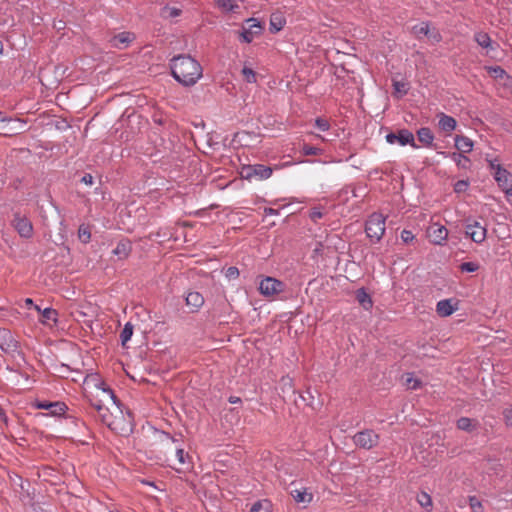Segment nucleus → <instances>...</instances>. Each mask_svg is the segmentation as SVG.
<instances>
[{
	"label": "nucleus",
	"instance_id": "nucleus-1",
	"mask_svg": "<svg viewBox=\"0 0 512 512\" xmlns=\"http://www.w3.org/2000/svg\"><path fill=\"white\" fill-rule=\"evenodd\" d=\"M86 398L90 405L97 411L101 422L107 425L112 431L121 436H127L132 432L131 414L128 413V420H126L123 415L120 417L113 416V413H111L106 406L108 403H112L116 406L118 412L122 414V410L120 409L121 403L112 389H101V398L99 399L89 395H86Z\"/></svg>",
	"mask_w": 512,
	"mask_h": 512
},
{
	"label": "nucleus",
	"instance_id": "nucleus-2",
	"mask_svg": "<svg viewBox=\"0 0 512 512\" xmlns=\"http://www.w3.org/2000/svg\"><path fill=\"white\" fill-rule=\"evenodd\" d=\"M171 74L183 86H193L202 76V67L190 55H178L170 61Z\"/></svg>",
	"mask_w": 512,
	"mask_h": 512
},
{
	"label": "nucleus",
	"instance_id": "nucleus-3",
	"mask_svg": "<svg viewBox=\"0 0 512 512\" xmlns=\"http://www.w3.org/2000/svg\"><path fill=\"white\" fill-rule=\"evenodd\" d=\"M365 232L372 242H379L385 233V217L381 213H373L365 224Z\"/></svg>",
	"mask_w": 512,
	"mask_h": 512
},
{
	"label": "nucleus",
	"instance_id": "nucleus-4",
	"mask_svg": "<svg viewBox=\"0 0 512 512\" xmlns=\"http://www.w3.org/2000/svg\"><path fill=\"white\" fill-rule=\"evenodd\" d=\"M26 131V122L18 118L0 116V136L13 137Z\"/></svg>",
	"mask_w": 512,
	"mask_h": 512
},
{
	"label": "nucleus",
	"instance_id": "nucleus-5",
	"mask_svg": "<svg viewBox=\"0 0 512 512\" xmlns=\"http://www.w3.org/2000/svg\"><path fill=\"white\" fill-rule=\"evenodd\" d=\"M272 168L262 164L244 165L241 167L240 176L242 179L251 180L253 178L264 180L272 175Z\"/></svg>",
	"mask_w": 512,
	"mask_h": 512
},
{
	"label": "nucleus",
	"instance_id": "nucleus-6",
	"mask_svg": "<svg viewBox=\"0 0 512 512\" xmlns=\"http://www.w3.org/2000/svg\"><path fill=\"white\" fill-rule=\"evenodd\" d=\"M354 443L363 449L370 450L378 445L379 435L371 429H365L355 434Z\"/></svg>",
	"mask_w": 512,
	"mask_h": 512
},
{
	"label": "nucleus",
	"instance_id": "nucleus-7",
	"mask_svg": "<svg viewBox=\"0 0 512 512\" xmlns=\"http://www.w3.org/2000/svg\"><path fill=\"white\" fill-rule=\"evenodd\" d=\"M493 176L507 199H512V174L502 166H497V171L493 173Z\"/></svg>",
	"mask_w": 512,
	"mask_h": 512
},
{
	"label": "nucleus",
	"instance_id": "nucleus-8",
	"mask_svg": "<svg viewBox=\"0 0 512 512\" xmlns=\"http://www.w3.org/2000/svg\"><path fill=\"white\" fill-rule=\"evenodd\" d=\"M386 141L390 144L398 142L400 145H411L413 148H418L415 143L414 135L408 129H400L397 132H392L386 135Z\"/></svg>",
	"mask_w": 512,
	"mask_h": 512
},
{
	"label": "nucleus",
	"instance_id": "nucleus-9",
	"mask_svg": "<svg viewBox=\"0 0 512 512\" xmlns=\"http://www.w3.org/2000/svg\"><path fill=\"white\" fill-rule=\"evenodd\" d=\"M426 233L430 242L436 245H443L448 237L447 228L439 223H431Z\"/></svg>",
	"mask_w": 512,
	"mask_h": 512
},
{
	"label": "nucleus",
	"instance_id": "nucleus-10",
	"mask_svg": "<svg viewBox=\"0 0 512 512\" xmlns=\"http://www.w3.org/2000/svg\"><path fill=\"white\" fill-rule=\"evenodd\" d=\"M284 283L272 277H266L260 282L259 291L264 296H274L284 289Z\"/></svg>",
	"mask_w": 512,
	"mask_h": 512
},
{
	"label": "nucleus",
	"instance_id": "nucleus-11",
	"mask_svg": "<svg viewBox=\"0 0 512 512\" xmlns=\"http://www.w3.org/2000/svg\"><path fill=\"white\" fill-rule=\"evenodd\" d=\"M246 23L249 24V27H243L242 31L240 32V37L243 42L251 43L255 36L261 34L263 27L261 23L255 18L247 19Z\"/></svg>",
	"mask_w": 512,
	"mask_h": 512
},
{
	"label": "nucleus",
	"instance_id": "nucleus-12",
	"mask_svg": "<svg viewBox=\"0 0 512 512\" xmlns=\"http://www.w3.org/2000/svg\"><path fill=\"white\" fill-rule=\"evenodd\" d=\"M464 232L475 243H482L486 239L487 230L477 221L466 222Z\"/></svg>",
	"mask_w": 512,
	"mask_h": 512
},
{
	"label": "nucleus",
	"instance_id": "nucleus-13",
	"mask_svg": "<svg viewBox=\"0 0 512 512\" xmlns=\"http://www.w3.org/2000/svg\"><path fill=\"white\" fill-rule=\"evenodd\" d=\"M13 226L19 235L23 238H31L33 235V225L31 221L19 213L14 215Z\"/></svg>",
	"mask_w": 512,
	"mask_h": 512
},
{
	"label": "nucleus",
	"instance_id": "nucleus-14",
	"mask_svg": "<svg viewBox=\"0 0 512 512\" xmlns=\"http://www.w3.org/2000/svg\"><path fill=\"white\" fill-rule=\"evenodd\" d=\"M0 348L5 353L16 352L19 348L18 342L14 339L10 331L0 330Z\"/></svg>",
	"mask_w": 512,
	"mask_h": 512
},
{
	"label": "nucleus",
	"instance_id": "nucleus-15",
	"mask_svg": "<svg viewBox=\"0 0 512 512\" xmlns=\"http://www.w3.org/2000/svg\"><path fill=\"white\" fill-rule=\"evenodd\" d=\"M36 407L38 409L49 410L50 414L53 416H60L65 413L67 406L63 402H46L40 401L37 402Z\"/></svg>",
	"mask_w": 512,
	"mask_h": 512
},
{
	"label": "nucleus",
	"instance_id": "nucleus-16",
	"mask_svg": "<svg viewBox=\"0 0 512 512\" xmlns=\"http://www.w3.org/2000/svg\"><path fill=\"white\" fill-rule=\"evenodd\" d=\"M177 465L172 466L177 472H185L191 467V457L182 448H176Z\"/></svg>",
	"mask_w": 512,
	"mask_h": 512
},
{
	"label": "nucleus",
	"instance_id": "nucleus-17",
	"mask_svg": "<svg viewBox=\"0 0 512 512\" xmlns=\"http://www.w3.org/2000/svg\"><path fill=\"white\" fill-rule=\"evenodd\" d=\"M135 39V35L131 32H121L111 39V45L114 48H124Z\"/></svg>",
	"mask_w": 512,
	"mask_h": 512
},
{
	"label": "nucleus",
	"instance_id": "nucleus-18",
	"mask_svg": "<svg viewBox=\"0 0 512 512\" xmlns=\"http://www.w3.org/2000/svg\"><path fill=\"white\" fill-rule=\"evenodd\" d=\"M132 250V243L128 239H122L113 250V254L118 256L119 259H126Z\"/></svg>",
	"mask_w": 512,
	"mask_h": 512
},
{
	"label": "nucleus",
	"instance_id": "nucleus-19",
	"mask_svg": "<svg viewBox=\"0 0 512 512\" xmlns=\"http://www.w3.org/2000/svg\"><path fill=\"white\" fill-rule=\"evenodd\" d=\"M456 149L461 153H469L472 151L473 142L470 138L462 135H457L454 139Z\"/></svg>",
	"mask_w": 512,
	"mask_h": 512
},
{
	"label": "nucleus",
	"instance_id": "nucleus-20",
	"mask_svg": "<svg viewBox=\"0 0 512 512\" xmlns=\"http://www.w3.org/2000/svg\"><path fill=\"white\" fill-rule=\"evenodd\" d=\"M186 304L191 307V312H195L204 304V298L199 292H189L186 296Z\"/></svg>",
	"mask_w": 512,
	"mask_h": 512
},
{
	"label": "nucleus",
	"instance_id": "nucleus-21",
	"mask_svg": "<svg viewBox=\"0 0 512 512\" xmlns=\"http://www.w3.org/2000/svg\"><path fill=\"white\" fill-rule=\"evenodd\" d=\"M457 428L459 430L471 433L477 430L479 426V422L475 419H471L468 417H461L457 420Z\"/></svg>",
	"mask_w": 512,
	"mask_h": 512
},
{
	"label": "nucleus",
	"instance_id": "nucleus-22",
	"mask_svg": "<svg viewBox=\"0 0 512 512\" xmlns=\"http://www.w3.org/2000/svg\"><path fill=\"white\" fill-rule=\"evenodd\" d=\"M456 308L452 305L451 299H444L437 303L436 312L441 317L450 316Z\"/></svg>",
	"mask_w": 512,
	"mask_h": 512
},
{
	"label": "nucleus",
	"instance_id": "nucleus-23",
	"mask_svg": "<svg viewBox=\"0 0 512 512\" xmlns=\"http://www.w3.org/2000/svg\"><path fill=\"white\" fill-rule=\"evenodd\" d=\"M285 23H286V20L281 13H279V12L272 13L271 17H270V27H269L270 32L271 33L279 32L280 30L283 29Z\"/></svg>",
	"mask_w": 512,
	"mask_h": 512
},
{
	"label": "nucleus",
	"instance_id": "nucleus-24",
	"mask_svg": "<svg viewBox=\"0 0 512 512\" xmlns=\"http://www.w3.org/2000/svg\"><path fill=\"white\" fill-rule=\"evenodd\" d=\"M35 309L41 312L40 322L43 324H50L57 322L58 312L53 308H45L43 311L36 305Z\"/></svg>",
	"mask_w": 512,
	"mask_h": 512
},
{
	"label": "nucleus",
	"instance_id": "nucleus-25",
	"mask_svg": "<svg viewBox=\"0 0 512 512\" xmlns=\"http://www.w3.org/2000/svg\"><path fill=\"white\" fill-rule=\"evenodd\" d=\"M438 125L441 130L451 132L456 128L457 122L453 117L441 113Z\"/></svg>",
	"mask_w": 512,
	"mask_h": 512
},
{
	"label": "nucleus",
	"instance_id": "nucleus-26",
	"mask_svg": "<svg viewBox=\"0 0 512 512\" xmlns=\"http://www.w3.org/2000/svg\"><path fill=\"white\" fill-rule=\"evenodd\" d=\"M417 137H418V140L426 145V146H430L432 145V142L434 140V135L431 131L430 128L428 127H422L420 128L418 131H417Z\"/></svg>",
	"mask_w": 512,
	"mask_h": 512
},
{
	"label": "nucleus",
	"instance_id": "nucleus-27",
	"mask_svg": "<svg viewBox=\"0 0 512 512\" xmlns=\"http://www.w3.org/2000/svg\"><path fill=\"white\" fill-rule=\"evenodd\" d=\"M356 299L359 304L366 310L370 309L373 305L371 296L363 288H360L356 291Z\"/></svg>",
	"mask_w": 512,
	"mask_h": 512
},
{
	"label": "nucleus",
	"instance_id": "nucleus-28",
	"mask_svg": "<svg viewBox=\"0 0 512 512\" xmlns=\"http://www.w3.org/2000/svg\"><path fill=\"white\" fill-rule=\"evenodd\" d=\"M290 494L297 503H309L312 500V494L306 490L294 489Z\"/></svg>",
	"mask_w": 512,
	"mask_h": 512
},
{
	"label": "nucleus",
	"instance_id": "nucleus-29",
	"mask_svg": "<svg viewBox=\"0 0 512 512\" xmlns=\"http://www.w3.org/2000/svg\"><path fill=\"white\" fill-rule=\"evenodd\" d=\"M272 511V503L268 499H262L255 502L251 508L250 512H271Z\"/></svg>",
	"mask_w": 512,
	"mask_h": 512
},
{
	"label": "nucleus",
	"instance_id": "nucleus-30",
	"mask_svg": "<svg viewBox=\"0 0 512 512\" xmlns=\"http://www.w3.org/2000/svg\"><path fill=\"white\" fill-rule=\"evenodd\" d=\"M392 86L394 88V94L399 98L408 93L409 87L407 82L393 80Z\"/></svg>",
	"mask_w": 512,
	"mask_h": 512
},
{
	"label": "nucleus",
	"instance_id": "nucleus-31",
	"mask_svg": "<svg viewBox=\"0 0 512 512\" xmlns=\"http://www.w3.org/2000/svg\"><path fill=\"white\" fill-rule=\"evenodd\" d=\"M215 3L224 12H233L239 8L233 0H215Z\"/></svg>",
	"mask_w": 512,
	"mask_h": 512
},
{
	"label": "nucleus",
	"instance_id": "nucleus-32",
	"mask_svg": "<svg viewBox=\"0 0 512 512\" xmlns=\"http://www.w3.org/2000/svg\"><path fill=\"white\" fill-rule=\"evenodd\" d=\"M412 32L418 38L421 37V35H429L430 25L428 22H421L420 24L413 26Z\"/></svg>",
	"mask_w": 512,
	"mask_h": 512
},
{
	"label": "nucleus",
	"instance_id": "nucleus-33",
	"mask_svg": "<svg viewBox=\"0 0 512 512\" xmlns=\"http://www.w3.org/2000/svg\"><path fill=\"white\" fill-rule=\"evenodd\" d=\"M474 38L477 44L483 48H488L491 45V38L485 32L476 33Z\"/></svg>",
	"mask_w": 512,
	"mask_h": 512
},
{
	"label": "nucleus",
	"instance_id": "nucleus-34",
	"mask_svg": "<svg viewBox=\"0 0 512 512\" xmlns=\"http://www.w3.org/2000/svg\"><path fill=\"white\" fill-rule=\"evenodd\" d=\"M92 382L97 389V391L101 394V389H110L109 387H105V383L101 381L98 377V375H89L85 378V383L89 384Z\"/></svg>",
	"mask_w": 512,
	"mask_h": 512
},
{
	"label": "nucleus",
	"instance_id": "nucleus-35",
	"mask_svg": "<svg viewBox=\"0 0 512 512\" xmlns=\"http://www.w3.org/2000/svg\"><path fill=\"white\" fill-rule=\"evenodd\" d=\"M133 334V325L131 323H126L123 330L120 333V339L123 346L131 339Z\"/></svg>",
	"mask_w": 512,
	"mask_h": 512
},
{
	"label": "nucleus",
	"instance_id": "nucleus-36",
	"mask_svg": "<svg viewBox=\"0 0 512 512\" xmlns=\"http://www.w3.org/2000/svg\"><path fill=\"white\" fill-rule=\"evenodd\" d=\"M417 502L420 504L421 507L429 510L432 507V499L430 495H428L425 492H421L417 495Z\"/></svg>",
	"mask_w": 512,
	"mask_h": 512
},
{
	"label": "nucleus",
	"instance_id": "nucleus-37",
	"mask_svg": "<svg viewBox=\"0 0 512 512\" xmlns=\"http://www.w3.org/2000/svg\"><path fill=\"white\" fill-rule=\"evenodd\" d=\"M242 75H243L245 81L248 82V83H255L257 81V74H256V72L253 69L249 68V67L245 66L242 69Z\"/></svg>",
	"mask_w": 512,
	"mask_h": 512
},
{
	"label": "nucleus",
	"instance_id": "nucleus-38",
	"mask_svg": "<svg viewBox=\"0 0 512 512\" xmlns=\"http://www.w3.org/2000/svg\"><path fill=\"white\" fill-rule=\"evenodd\" d=\"M78 237L81 242L88 243L91 239L90 229L84 225H81L78 229Z\"/></svg>",
	"mask_w": 512,
	"mask_h": 512
},
{
	"label": "nucleus",
	"instance_id": "nucleus-39",
	"mask_svg": "<svg viewBox=\"0 0 512 512\" xmlns=\"http://www.w3.org/2000/svg\"><path fill=\"white\" fill-rule=\"evenodd\" d=\"M301 152L305 156L310 155H320L322 153V149L314 146H310L308 144H303Z\"/></svg>",
	"mask_w": 512,
	"mask_h": 512
},
{
	"label": "nucleus",
	"instance_id": "nucleus-40",
	"mask_svg": "<svg viewBox=\"0 0 512 512\" xmlns=\"http://www.w3.org/2000/svg\"><path fill=\"white\" fill-rule=\"evenodd\" d=\"M502 415L505 425L507 427H512V402L509 403L507 407L504 408Z\"/></svg>",
	"mask_w": 512,
	"mask_h": 512
},
{
	"label": "nucleus",
	"instance_id": "nucleus-41",
	"mask_svg": "<svg viewBox=\"0 0 512 512\" xmlns=\"http://www.w3.org/2000/svg\"><path fill=\"white\" fill-rule=\"evenodd\" d=\"M405 385L408 389L416 390L421 387V381L417 378H413L411 374L405 380Z\"/></svg>",
	"mask_w": 512,
	"mask_h": 512
},
{
	"label": "nucleus",
	"instance_id": "nucleus-42",
	"mask_svg": "<svg viewBox=\"0 0 512 512\" xmlns=\"http://www.w3.org/2000/svg\"><path fill=\"white\" fill-rule=\"evenodd\" d=\"M451 157L457 163L458 166H461L463 168H465L466 164L469 162V158L461 153L454 152L451 154Z\"/></svg>",
	"mask_w": 512,
	"mask_h": 512
},
{
	"label": "nucleus",
	"instance_id": "nucleus-43",
	"mask_svg": "<svg viewBox=\"0 0 512 512\" xmlns=\"http://www.w3.org/2000/svg\"><path fill=\"white\" fill-rule=\"evenodd\" d=\"M469 505L473 512H483L482 503L476 496L469 497Z\"/></svg>",
	"mask_w": 512,
	"mask_h": 512
},
{
	"label": "nucleus",
	"instance_id": "nucleus-44",
	"mask_svg": "<svg viewBox=\"0 0 512 512\" xmlns=\"http://www.w3.org/2000/svg\"><path fill=\"white\" fill-rule=\"evenodd\" d=\"M479 269V265L475 262H463L460 265V270L462 272H475Z\"/></svg>",
	"mask_w": 512,
	"mask_h": 512
},
{
	"label": "nucleus",
	"instance_id": "nucleus-45",
	"mask_svg": "<svg viewBox=\"0 0 512 512\" xmlns=\"http://www.w3.org/2000/svg\"><path fill=\"white\" fill-rule=\"evenodd\" d=\"M316 127L321 131H327L330 128V123L327 119L318 117L315 120Z\"/></svg>",
	"mask_w": 512,
	"mask_h": 512
},
{
	"label": "nucleus",
	"instance_id": "nucleus-46",
	"mask_svg": "<svg viewBox=\"0 0 512 512\" xmlns=\"http://www.w3.org/2000/svg\"><path fill=\"white\" fill-rule=\"evenodd\" d=\"M489 72L494 78H503L506 75V71L500 66L491 67Z\"/></svg>",
	"mask_w": 512,
	"mask_h": 512
},
{
	"label": "nucleus",
	"instance_id": "nucleus-47",
	"mask_svg": "<svg viewBox=\"0 0 512 512\" xmlns=\"http://www.w3.org/2000/svg\"><path fill=\"white\" fill-rule=\"evenodd\" d=\"M414 234L409 230H403L401 232V239L404 243L408 244L414 240Z\"/></svg>",
	"mask_w": 512,
	"mask_h": 512
},
{
	"label": "nucleus",
	"instance_id": "nucleus-48",
	"mask_svg": "<svg viewBox=\"0 0 512 512\" xmlns=\"http://www.w3.org/2000/svg\"><path fill=\"white\" fill-rule=\"evenodd\" d=\"M323 212L319 208H313L310 211V219L314 222H316L318 219L323 217Z\"/></svg>",
	"mask_w": 512,
	"mask_h": 512
},
{
	"label": "nucleus",
	"instance_id": "nucleus-49",
	"mask_svg": "<svg viewBox=\"0 0 512 512\" xmlns=\"http://www.w3.org/2000/svg\"><path fill=\"white\" fill-rule=\"evenodd\" d=\"M226 277L235 279L239 276V270L237 267L231 266L226 270Z\"/></svg>",
	"mask_w": 512,
	"mask_h": 512
},
{
	"label": "nucleus",
	"instance_id": "nucleus-50",
	"mask_svg": "<svg viewBox=\"0 0 512 512\" xmlns=\"http://www.w3.org/2000/svg\"><path fill=\"white\" fill-rule=\"evenodd\" d=\"M426 36L435 42H439L441 40V35L436 28L430 29L429 35Z\"/></svg>",
	"mask_w": 512,
	"mask_h": 512
},
{
	"label": "nucleus",
	"instance_id": "nucleus-51",
	"mask_svg": "<svg viewBox=\"0 0 512 512\" xmlns=\"http://www.w3.org/2000/svg\"><path fill=\"white\" fill-rule=\"evenodd\" d=\"M468 187V183L466 181H458L455 184V191L456 192H462Z\"/></svg>",
	"mask_w": 512,
	"mask_h": 512
},
{
	"label": "nucleus",
	"instance_id": "nucleus-52",
	"mask_svg": "<svg viewBox=\"0 0 512 512\" xmlns=\"http://www.w3.org/2000/svg\"><path fill=\"white\" fill-rule=\"evenodd\" d=\"M486 160H487V162L489 164L490 169L493 171V173L495 171H497V166H501L499 163H497L498 162L497 158H495V159H488L487 158Z\"/></svg>",
	"mask_w": 512,
	"mask_h": 512
},
{
	"label": "nucleus",
	"instance_id": "nucleus-53",
	"mask_svg": "<svg viewBox=\"0 0 512 512\" xmlns=\"http://www.w3.org/2000/svg\"><path fill=\"white\" fill-rule=\"evenodd\" d=\"M94 181V178L91 174L87 173L81 178V182L86 185H92Z\"/></svg>",
	"mask_w": 512,
	"mask_h": 512
},
{
	"label": "nucleus",
	"instance_id": "nucleus-54",
	"mask_svg": "<svg viewBox=\"0 0 512 512\" xmlns=\"http://www.w3.org/2000/svg\"><path fill=\"white\" fill-rule=\"evenodd\" d=\"M166 9L169 11V16L170 17H177L181 13V10L178 9V8H175V7L166 8Z\"/></svg>",
	"mask_w": 512,
	"mask_h": 512
},
{
	"label": "nucleus",
	"instance_id": "nucleus-55",
	"mask_svg": "<svg viewBox=\"0 0 512 512\" xmlns=\"http://www.w3.org/2000/svg\"><path fill=\"white\" fill-rule=\"evenodd\" d=\"M264 212L266 215H277L278 214V210L270 208V207L265 208Z\"/></svg>",
	"mask_w": 512,
	"mask_h": 512
},
{
	"label": "nucleus",
	"instance_id": "nucleus-56",
	"mask_svg": "<svg viewBox=\"0 0 512 512\" xmlns=\"http://www.w3.org/2000/svg\"><path fill=\"white\" fill-rule=\"evenodd\" d=\"M229 402L232 403V404L241 403V399L239 397H236V396H230L229 397Z\"/></svg>",
	"mask_w": 512,
	"mask_h": 512
},
{
	"label": "nucleus",
	"instance_id": "nucleus-57",
	"mask_svg": "<svg viewBox=\"0 0 512 512\" xmlns=\"http://www.w3.org/2000/svg\"><path fill=\"white\" fill-rule=\"evenodd\" d=\"M282 381H283L285 384H286V383H287V384H290L292 380H291L289 377H286V378H285V377H283V378H282Z\"/></svg>",
	"mask_w": 512,
	"mask_h": 512
},
{
	"label": "nucleus",
	"instance_id": "nucleus-58",
	"mask_svg": "<svg viewBox=\"0 0 512 512\" xmlns=\"http://www.w3.org/2000/svg\"><path fill=\"white\" fill-rule=\"evenodd\" d=\"M25 303H26V305H28V306L33 305V300H32V299H30V298H27V299L25 300Z\"/></svg>",
	"mask_w": 512,
	"mask_h": 512
},
{
	"label": "nucleus",
	"instance_id": "nucleus-59",
	"mask_svg": "<svg viewBox=\"0 0 512 512\" xmlns=\"http://www.w3.org/2000/svg\"><path fill=\"white\" fill-rule=\"evenodd\" d=\"M2 52H3V43H2V41L0 40V54H2Z\"/></svg>",
	"mask_w": 512,
	"mask_h": 512
},
{
	"label": "nucleus",
	"instance_id": "nucleus-60",
	"mask_svg": "<svg viewBox=\"0 0 512 512\" xmlns=\"http://www.w3.org/2000/svg\"><path fill=\"white\" fill-rule=\"evenodd\" d=\"M108 512H119V511H108Z\"/></svg>",
	"mask_w": 512,
	"mask_h": 512
}]
</instances>
